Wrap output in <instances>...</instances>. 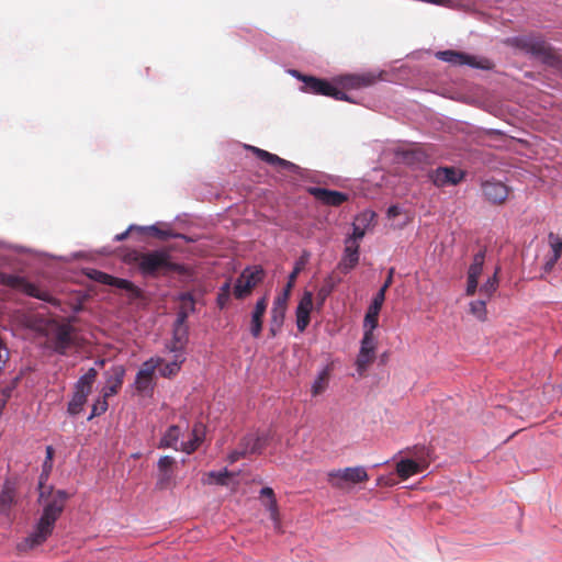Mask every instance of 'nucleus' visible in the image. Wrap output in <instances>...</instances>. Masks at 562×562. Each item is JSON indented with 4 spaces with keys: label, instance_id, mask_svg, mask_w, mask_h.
Listing matches in <instances>:
<instances>
[{
    "label": "nucleus",
    "instance_id": "nucleus-18",
    "mask_svg": "<svg viewBox=\"0 0 562 562\" xmlns=\"http://www.w3.org/2000/svg\"><path fill=\"white\" fill-rule=\"evenodd\" d=\"M378 77L371 72L362 75H345L337 79L340 90L360 89L374 85Z\"/></svg>",
    "mask_w": 562,
    "mask_h": 562
},
{
    "label": "nucleus",
    "instance_id": "nucleus-16",
    "mask_svg": "<svg viewBox=\"0 0 562 562\" xmlns=\"http://www.w3.org/2000/svg\"><path fill=\"white\" fill-rule=\"evenodd\" d=\"M159 361L154 359L147 360L136 374L135 389L142 395H149L154 391V374Z\"/></svg>",
    "mask_w": 562,
    "mask_h": 562
},
{
    "label": "nucleus",
    "instance_id": "nucleus-56",
    "mask_svg": "<svg viewBox=\"0 0 562 562\" xmlns=\"http://www.w3.org/2000/svg\"><path fill=\"white\" fill-rule=\"evenodd\" d=\"M133 229H138V227H136L135 225H131L125 232L121 233V234H117L114 239L116 241H122L124 239H126L128 237V234L133 231Z\"/></svg>",
    "mask_w": 562,
    "mask_h": 562
},
{
    "label": "nucleus",
    "instance_id": "nucleus-34",
    "mask_svg": "<svg viewBox=\"0 0 562 562\" xmlns=\"http://www.w3.org/2000/svg\"><path fill=\"white\" fill-rule=\"evenodd\" d=\"M54 448L52 446L46 447V458L43 463V470L38 479V486H47L46 482L48 480L49 473L53 468V458H54Z\"/></svg>",
    "mask_w": 562,
    "mask_h": 562
},
{
    "label": "nucleus",
    "instance_id": "nucleus-4",
    "mask_svg": "<svg viewBox=\"0 0 562 562\" xmlns=\"http://www.w3.org/2000/svg\"><path fill=\"white\" fill-rule=\"evenodd\" d=\"M43 336L47 338V346L58 355H66L76 341L75 328L68 323H59L53 318L49 329Z\"/></svg>",
    "mask_w": 562,
    "mask_h": 562
},
{
    "label": "nucleus",
    "instance_id": "nucleus-61",
    "mask_svg": "<svg viewBox=\"0 0 562 562\" xmlns=\"http://www.w3.org/2000/svg\"><path fill=\"white\" fill-rule=\"evenodd\" d=\"M293 282H294V281H290V280H289V282H288L286 289H285V291H284V292H286L288 294H289V292H290V290H291V288H292V285H293Z\"/></svg>",
    "mask_w": 562,
    "mask_h": 562
},
{
    "label": "nucleus",
    "instance_id": "nucleus-39",
    "mask_svg": "<svg viewBox=\"0 0 562 562\" xmlns=\"http://www.w3.org/2000/svg\"><path fill=\"white\" fill-rule=\"evenodd\" d=\"M486 299L475 300L470 303V312L479 321L484 322L486 319Z\"/></svg>",
    "mask_w": 562,
    "mask_h": 562
},
{
    "label": "nucleus",
    "instance_id": "nucleus-10",
    "mask_svg": "<svg viewBox=\"0 0 562 562\" xmlns=\"http://www.w3.org/2000/svg\"><path fill=\"white\" fill-rule=\"evenodd\" d=\"M378 347V337L374 331L364 330L361 339V346L357 356V371L363 374L370 364L375 360V351Z\"/></svg>",
    "mask_w": 562,
    "mask_h": 562
},
{
    "label": "nucleus",
    "instance_id": "nucleus-54",
    "mask_svg": "<svg viewBox=\"0 0 562 562\" xmlns=\"http://www.w3.org/2000/svg\"><path fill=\"white\" fill-rule=\"evenodd\" d=\"M558 260H559V259H555V257H552V256H551V257L546 261V263L543 265V271H544L546 273L551 272V271L553 270V268H554L555 263L558 262Z\"/></svg>",
    "mask_w": 562,
    "mask_h": 562
},
{
    "label": "nucleus",
    "instance_id": "nucleus-15",
    "mask_svg": "<svg viewBox=\"0 0 562 562\" xmlns=\"http://www.w3.org/2000/svg\"><path fill=\"white\" fill-rule=\"evenodd\" d=\"M428 177L434 186L441 188L460 183L464 178V172L456 167H438L430 170Z\"/></svg>",
    "mask_w": 562,
    "mask_h": 562
},
{
    "label": "nucleus",
    "instance_id": "nucleus-49",
    "mask_svg": "<svg viewBox=\"0 0 562 562\" xmlns=\"http://www.w3.org/2000/svg\"><path fill=\"white\" fill-rule=\"evenodd\" d=\"M171 479H172V475L170 472H160V476L157 481V486L160 490L167 488L169 486Z\"/></svg>",
    "mask_w": 562,
    "mask_h": 562
},
{
    "label": "nucleus",
    "instance_id": "nucleus-59",
    "mask_svg": "<svg viewBox=\"0 0 562 562\" xmlns=\"http://www.w3.org/2000/svg\"><path fill=\"white\" fill-rule=\"evenodd\" d=\"M282 326H276L273 321H270V333L271 336H276L277 333L281 329Z\"/></svg>",
    "mask_w": 562,
    "mask_h": 562
},
{
    "label": "nucleus",
    "instance_id": "nucleus-27",
    "mask_svg": "<svg viewBox=\"0 0 562 562\" xmlns=\"http://www.w3.org/2000/svg\"><path fill=\"white\" fill-rule=\"evenodd\" d=\"M189 329L188 325L176 324L173 325L172 341L169 347L170 351L179 352L182 351L186 344L188 342Z\"/></svg>",
    "mask_w": 562,
    "mask_h": 562
},
{
    "label": "nucleus",
    "instance_id": "nucleus-58",
    "mask_svg": "<svg viewBox=\"0 0 562 562\" xmlns=\"http://www.w3.org/2000/svg\"><path fill=\"white\" fill-rule=\"evenodd\" d=\"M401 214V210L397 205H391L389 209H387V216L390 218L392 217H396Z\"/></svg>",
    "mask_w": 562,
    "mask_h": 562
},
{
    "label": "nucleus",
    "instance_id": "nucleus-51",
    "mask_svg": "<svg viewBox=\"0 0 562 562\" xmlns=\"http://www.w3.org/2000/svg\"><path fill=\"white\" fill-rule=\"evenodd\" d=\"M477 285H479V279L468 278L467 290H465L467 295H469V296L474 295L477 290Z\"/></svg>",
    "mask_w": 562,
    "mask_h": 562
},
{
    "label": "nucleus",
    "instance_id": "nucleus-1",
    "mask_svg": "<svg viewBox=\"0 0 562 562\" xmlns=\"http://www.w3.org/2000/svg\"><path fill=\"white\" fill-rule=\"evenodd\" d=\"M69 498L70 494L64 490H55L52 485L38 486L37 503L42 515L34 530L19 544L20 550H33L52 536Z\"/></svg>",
    "mask_w": 562,
    "mask_h": 562
},
{
    "label": "nucleus",
    "instance_id": "nucleus-24",
    "mask_svg": "<svg viewBox=\"0 0 562 562\" xmlns=\"http://www.w3.org/2000/svg\"><path fill=\"white\" fill-rule=\"evenodd\" d=\"M267 445H268V436L267 435H255V434L246 435L240 440V443H239L241 449L244 448V450L247 454L261 453Z\"/></svg>",
    "mask_w": 562,
    "mask_h": 562
},
{
    "label": "nucleus",
    "instance_id": "nucleus-43",
    "mask_svg": "<svg viewBox=\"0 0 562 562\" xmlns=\"http://www.w3.org/2000/svg\"><path fill=\"white\" fill-rule=\"evenodd\" d=\"M138 231H140V232H148L150 235H153V236H155V237H157L159 239H167V238L176 236L170 231L160 229L156 225H151V226H148V227H138Z\"/></svg>",
    "mask_w": 562,
    "mask_h": 562
},
{
    "label": "nucleus",
    "instance_id": "nucleus-30",
    "mask_svg": "<svg viewBox=\"0 0 562 562\" xmlns=\"http://www.w3.org/2000/svg\"><path fill=\"white\" fill-rule=\"evenodd\" d=\"M341 282V278L337 277L335 272L328 274L324 281L322 286L317 291V299L321 304H323L326 299L333 293L335 288Z\"/></svg>",
    "mask_w": 562,
    "mask_h": 562
},
{
    "label": "nucleus",
    "instance_id": "nucleus-35",
    "mask_svg": "<svg viewBox=\"0 0 562 562\" xmlns=\"http://www.w3.org/2000/svg\"><path fill=\"white\" fill-rule=\"evenodd\" d=\"M499 271H501V268L496 267L494 274L492 277H490L480 289V293L482 295H484L486 300H490L498 288V284H499L498 272Z\"/></svg>",
    "mask_w": 562,
    "mask_h": 562
},
{
    "label": "nucleus",
    "instance_id": "nucleus-5",
    "mask_svg": "<svg viewBox=\"0 0 562 562\" xmlns=\"http://www.w3.org/2000/svg\"><path fill=\"white\" fill-rule=\"evenodd\" d=\"M0 284L19 290L24 294L47 302L57 306L59 301L49 292L41 290L36 284L27 281L24 277L0 272Z\"/></svg>",
    "mask_w": 562,
    "mask_h": 562
},
{
    "label": "nucleus",
    "instance_id": "nucleus-21",
    "mask_svg": "<svg viewBox=\"0 0 562 562\" xmlns=\"http://www.w3.org/2000/svg\"><path fill=\"white\" fill-rule=\"evenodd\" d=\"M312 308L313 295L311 292H305L296 307V327L300 333H303L308 326Z\"/></svg>",
    "mask_w": 562,
    "mask_h": 562
},
{
    "label": "nucleus",
    "instance_id": "nucleus-37",
    "mask_svg": "<svg viewBox=\"0 0 562 562\" xmlns=\"http://www.w3.org/2000/svg\"><path fill=\"white\" fill-rule=\"evenodd\" d=\"M180 437V428L177 425H172L168 428L164 437L159 442V448H175Z\"/></svg>",
    "mask_w": 562,
    "mask_h": 562
},
{
    "label": "nucleus",
    "instance_id": "nucleus-20",
    "mask_svg": "<svg viewBox=\"0 0 562 562\" xmlns=\"http://www.w3.org/2000/svg\"><path fill=\"white\" fill-rule=\"evenodd\" d=\"M482 191L487 201L493 204H502L508 196V188L501 181H485Z\"/></svg>",
    "mask_w": 562,
    "mask_h": 562
},
{
    "label": "nucleus",
    "instance_id": "nucleus-53",
    "mask_svg": "<svg viewBox=\"0 0 562 562\" xmlns=\"http://www.w3.org/2000/svg\"><path fill=\"white\" fill-rule=\"evenodd\" d=\"M426 156L425 154L422 151V150H412V151H408L407 153V162L408 164H413L414 160H422V159H425Z\"/></svg>",
    "mask_w": 562,
    "mask_h": 562
},
{
    "label": "nucleus",
    "instance_id": "nucleus-26",
    "mask_svg": "<svg viewBox=\"0 0 562 562\" xmlns=\"http://www.w3.org/2000/svg\"><path fill=\"white\" fill-rule=\"evenodd\" d=\"M124 374L125 370L122 366H117L112 369V375L108 379L106 385L102 391L104 397L115 395L121 390Z\"/></svg>",
    "mask_w": 562,
    "mask_h": 562
},
{
    "label": "nucleus",
    "instance_id": "nucleus-8",
    "mask_svg": "<svg viewBox=\"0 0 562 562\" xmlns=\"http://www.w3.org/2000/svg\"><path fill=\"white\" fill-rule=\"evenodd\" d=\"M304 82L303 90L308 93L331 97L335 100L352 102L347 93L325 79H319L313 76H303L297 71H293Z\"/></svg>",
    "mask_w": 562,
    "mask_h": 562
},
{
    "label": "nucleus",
    "instance_id": "nucleus-3",
    "mask_svg": "<svg viewBox=\"0 0 562 562\" xmlns=\"http://www.w3.org/2000/svg\"><path fill=\"white\" fill-rule=\"evenodd\" d=\"M514 47L529 54L542 63L554 66L559 61L555 50L541 36L525 35L510 40Z\"/></svg>",
    "mask_w": 562,
    "mask_h": 562
},
{
    "label": "nucleus",
    "instance_id": "nucleus-22",
    "mask_svg": "<svg viewBox=\"0 0 562 562\" xmlns=\"http://www.w3.org/2000/svg\"><path fill=\"white\" fill-rule=\"evenodd\" d=\"M248 149L251 150L256 155L257 158H259L260 160H262L271 166H276V167H279L280 169H285V170H295L297 168L296 165H294L293 162L288 161L281 157H279L278 155L271 154L265 149H261V148H258L255 146H248Z\"/></svg>",
    "mask_w": 562,
    "mask_h": 562
},
{
    "label": "nucleus",
    "instance_id": "nucleus-57",
    "mask_svg": "<svg viewBox=\"0 0 562 562\" xmlns=\"http://www.w3.org/2000/svg\"><path fill=\"white\" fill-rule=\"evenodd\" d=\"M393 273H394V269L391 268L390 271H389V276L384 282V284L381 286V290H384L385 292L387 291V289L391 286L392 282H393Z\"/></svg>",
    "mask_w": 562,
    "mask_h": 562
},
{
    "label": "nucleus",
    "instance_id": "nucleus-33",
    "mask_svg": "<svg viewBox=\"0 0 562 562\" xmlns=\"http://www.w3.org/2000/svg\"><path fill=\"white\" fill-rule=\"evenodd\" d=\"M203 440V427L202 425H194L192 429V439H190L188 442H184L182 446V451L187 453H192L198 449V447L201 445Z\"/></svg>",
    "mask_w": 562,
    "mask_h": 562
},
{
    "label": "nucleus",
    "instance_id": "nucleus-28",
    "mask_svg": "<svg viewBox=\"0 0 562 562\" xmlns=\"http://www.w3.org/2000/svg\"><path fill=\"white\" fill-rule=\"evenodd\" d=\"M286 302H288V293L283 292L282 294L278 295L274 301L271 308V321L274 322L276 326H282L285 311H286Z\"/></svg>",
    "mask_w": 562,
    "mask_h": 562
},
{
    "label": "nucleus",
    "instance_id": "nucleus-7",
    "mask_svg": "<svg viewBox=\"0 0 562 562\" xmlns=\"http://www.w3.org/2000/svg\"><path fill=\"white\" fill-rule=\"evenodd\" d=\"M368 480L369 475L363 467L331 470L327 474L328 483L338 490H344L350 485L367 482Z\"/></svg>",
    "mask_w": 562,
    "mask_h": 562
},
{
    "label": "nucleus",
    "instance_id": "nucleus-55",
    "mask_svg": "<svg viewBox=\"0 0 562 562\" xmlns=\"http://www.w3.org/2000/svg\"><path fill=\"white\" fill-rule=\"evenodd\" d=\"M260 497H267L268 501L276 499V495H274L273 490L271 487H268V486L261 488Z\"/></svg>",
    "mask_w": 562,
    "mask_h": 562
},
{
    "label": "nucleus",
    "instance_id": "nucleus-60",
    "mask_svg": "<svg viewBox=\"0 0 562 562\" xmlns=\"http://www.w3.org/2000/svg\"><path fill=\"white\" fill-rule=\"evenodd\" d=\"M11 393H12V387H5L2 390V395H3V398L2 400H5V402L10 398L11 396Z\"/></svg>",
    "mask_w": 562,
    "mask_h": 562
},
{
    "label": "nucleus",
    "instance_id": "nucleus-46",
    "mask_svg": "<svg viewBox=\"0 0 562 562\" xmlns=\"http://www.w3.org/2000/svg\"><path fill=\"white\" fill-rule=\"evenodd\" d=\"M229 292H231V284H229V282H225L222 285L221 291L217 295V303H218L220 307H224L226 305V303L228 302Z\"/></svg>",
    "mask_w": 562,
    "mask_h": 562
},
{
    "label": "nucleus",
    "instance_id": "nucleus-23",
    "mask_svg": "<svg viewBox=\"0 0 562 562\" xmlns=\"http://www.w3.org/2000/svg\"><path fill=\"white\" fill-rule=\"evenodd\" d=\"M268 306L267 296L257 301L254 312L251 314L250 333L255 338H258L262 330L263 316Z\"/></svg>",
    "mask_w": 562,
    "mask_h": 562
},
{
    "label": "nucleus",
    "instance_id": "nucleus-9",
    "mask_svg": "<svg viewBox=\"0 0 562 562\" xmlns=\"http://www.w3.org/2000/svg\"><path fill=\"white\" fill-rule=\"evenodd\" d=\"M414 456L416 460L403 459L396 464V473L402 480H406L417 473L423 472L429 464V452L426 448H415Z\"/></svg>",
    "mask_w": 562,
    "mask_h": 562
},
{
    "label": "nucleus",
    "instance_id": "nucleus-44",
    "mask_svg": "<svg viewBox=\"0 0 562 562\" xmlns=\"http://www.w3.org/2000/svg\"><path fill=\"white\" fill-rule=\"evenodd\" d=\"M207 476H209V481L207 483H216V484H220V485H226L227 484V479L232 476V473L228 472L227 470H224L222 472H210L207 473Z\"/></svg>",
    "mask_w": 562,
    "mask_h": 562
},
{
    "label": "nucleus",
    "instance_id": "nucleus-13",
    "mask_svg": "<svg viewBox=\"0 0 562 562\" xmlns=\"http://www.w3.org/2000/svg\"><path fill=\"white\" fill-rule=\"evenodd\" d=\"M13 317L15 323L21 327L33 330L42 336L49 329L52 319L32 311H16Z\"/></svg>",
    "mask_w": 562,
    "mask_h": 562
},
{
    "label": "nucleus",
    "instance_id": "nucleus-62",
    "mask_svg": "<svg viewBox=\"0 0 562 562\" xmlns=\"http://www.w3.org/2000/svg\"><path fill=\"white\" fill-rule=\"evenodd\" d=\"M371 222H360V225L361 226H364L366 225V229L368 228V226L370 225Z\"/></svg>",
    "mask_w": 562,
    "mask_h": 562
},
{
    "label": "nucleus",
    "instance_id": "nucleus-19",
    "mask_svg": "<svg viewBox=\"0 0 562 562\" xmlns=\"http://www.w3.org/2000/svg\"><path fill=\"white\" fill-rule=\"evenodd\" d=\"M359 245H353L352 243L345 241L344 255L338 262L336 270L340 271L344 274L349 273L353 270L359 263Z\"/></svg>",
    "mask_w": 562,
    "mask_h": 562
},
{
    "label": "nucleus",
    "instance_id": "nucleus-50",
    "mask_svg": "<svg viewBox=\"0 0 562 562\" xmlns=\"http://www.w3.org/2000/svg\"><path fill=\"white\" fill-rule=\"evenodd\" d=\"M307 258L306 257H302L295 265L293 271L291 272V274L289 276V279L290 281H295L297 274L301 272V270L303 269L305 262H306Z\"/></svg>",
    "mask_w": 562,
    "mask_h": 562
},
{
    "label": "nucleus",
    "instance_id": "nucleus-12",
    "mask_svg": "<svg viewBox=\"0 0 562 562\" xmlns=\"http://www.w3.org/2000/svg\"><path fill=\"white\" fill-rule=\"evenodd\" d=\"M89 277L101 284L125 290L132 300L139 299L143 295V291L126 279L116 278L100 270H92Z\"/></svg>",
    "mask_w": 562,
    "mask_h": 562
},
{
    "label": "nucleus",
    "instance_id": "nucleus-52",
    "mask_svg": "<svg viewBox=\"0 0 562 562\" xmlns=\"http://www.w3.org/2000/svg\"><path fill=\"white\" fill-rule=\"evenodd\" d=\"M247 456V453L245 452L244 448L241 449V447L239 446L238 449L232 451L228 456V461L229 463H235L237 462L240 458Z\"/></svg>",
    "mask_w": 562,
    "mask_h": 562
},
{
    "label": "nucleus",
    "instance_id": "nucleus-42",
    "mask_svg": "<svg viewBox=\"0 0 562 562\" xmlns=\"http://www.w3.org/2000/svg\"><path fill=\"white\" fill-rule=\"evenodd\" d=\"M109 404H108V397H104L102 394L101 397H99L92 405V411L90 416L88 417V420H91L92 418L100 416L104 414L108 411Z\"/></svg>",
    "mask_w": 562,
    "mask_h": 562
},
{
    "label": "nucleus",
    "instance_id": "nucleus-6",
    "mask_svg": "<svg viewBox=\"0 0 562 562\" xmlns=\"http://www.w3.org/2000/svg\"><path fill=\"white\" fill-rule=\"evenodd\" d=\"M98 372L95 369H89L75 384L74 395L68 403L67 412L71 416L80 414L87 403L88 396L92 391L93 383Z\"/></svg>",
    "mask_w": 562,
    "mask_h": 562
},
{
    "label": "nucleus",
    "instance_id": "nucleus-45",
    "mask_svg": "<svg viewBox=\"0 0 562 562\" xmlns=\"http://www.w3.org/2000/svg\"><path fill=\"white\" fill-rule=\"evenodd\" d=\"M266 507L270 513V518L274 521L276 527L278 528L280 526V514L277 499L268 501L266 503Z\"/></svg>",
    "mask_w": 562,
    "mask_h": 562
},
{
    "label": "nucleus",
    "instance_id": "nucleus-38",
    "mask_svg": "<svg viewBox=\"0 0 562 562\" xmlns=\"http://www.w3.org/2000/svg\"><path fill=\"white\" fill-rule=\"evenodd\" d=\"M381 310H374L369 305L363 319V330L374 331L379 325V314Z\"/></svg>",
    "mask_w": 562,
    "mask_h": 562
},
{
    "label": "nucleus",
    "instance_id": "nucleus-48",
    "mask_svg": "<svg viewBox=\"0 0 562 562\" xmlns=\"http://www.w3.org/2000/svg\"><path fill=\"white\" fill-rule=\"evenodd\" d=\"M385 293L386 292L384 290L380 289L378 293L374 295L370 306H372L374 310H381L385 301Z\"/></svg>",
    "mask_w": 562,
    "mask_h": 562
},
{
    "label": "nucleus",
    "instance_id": "nucleus-25",
    "mask_svg": "<svg viewBox=\"0 0 562 562\" xmlns=\"http://www.w3.org/2000/svg\"><path fill=\"white\" fill-rule=\"evenodd\" d=\"M375 214L372 212H364L358 215L352 224V234L348 236L345 241L359 245V241L364 237L367 231L366 225L361 226L360 222H372Z\"/></svg>",
    "mask_w": 562,
    "mask_h": 562
},
{
    "label": "nucleus",
    "instance_id": "nucleus-31",
    "mask_svg": "<svg viewBox=\"0 0 562 562\" xmlns=\"http://www.w3.org/2000/svg\"><path fill=\"white\" fill-rule=\"evenodd\" d=\"M15 503V488L7 483L0 494V513L8 514Z\"/></svg>",
    "mask_w": 562,
    "mask_h": 562
},
{
    "label": "nucleus",
    "instance_id": "nucleus-36",
    "mask_svg": "<svg viewBox=\"0 0 562 562\" xmlns=\"http://www.w3.org/2000/svg\"><path fill=\"white\" fill-rule=\"evenodd\" d=\"M485 261V251L480 250L473 256V261L469 267L468 278L479 279L483 271Z\"/></svg>",
    "mask_w": 562,
    "mask_h": 562
},
{
    "label": "nucleus",
    "instance_id": "nucleus-17",
    "mask_svg": "<svg viewBox=\"0 0 562 562\" xmlns=\"http://www.w3.org/2000/svg\"><path fill=\"white\" fill-rule=\"evenodd\" d=\"M308 192L317 201L329 206H340L348 200V195L346 193L321 187H311L308 188Z\"/></svg>",
    "mask_w": 562,
    "mask_h": 562
},
{
    "label": "nucleus",
    "instance_id": "nucleus-40",
    "mask_svg": "<svg viewBox=\"0 0 562 562\" xmlns=\"http://www.w3.org/2000/svg\"><path fill=\"white\" fill-rule=\"evenodd\" d=\"M183 360L184 358L182 357V355H176L175 360L169 363H166L165 367L161 369V375L166 378L175 375L180 370Z\"/></svg>",
    "mask_w": 562,
    "mask_h": 562
},
{
    "label": "nucleus",
    "instance_id": "nucleus-32",
    "mask_svg": "<svg viewBox=\"0 0 562 562\" xmlns=\"http://www.w3.org/2000/svg\"><path fill=\"white\" fill-rule=\"evenodd\" d=\"M329 378L330 370L328 367H326L319 372L318 376L312 385L311 393L313 396H318L326 391L329 383Z\"/></svg>",
    "mask_w": 562,
    "mask_h": 562
},
{
    "label": "nucleus",
    "instance_id": "nucleus-11",
    "mask_svg": "<svg viewBox=\"0 0 562 562\" xmlns=\"http://www.w3.org/2000/svg\"><path fill=\"white\" fill-rule=\"evenodd\" d=\"M265 277V272L260 267L246 268L237 278L234 286V295L236 299H244L250 294L251 290L259 284Z\"/></svg>",
    "mask_w": 562,
    "mask_h": 562
},
{
    "label": "nucleus",
    "instance_id": "nucleus-41",
    "mask_svg": "<svg viewBox=\"0 0 562 562\" xmlns=\"http://www.w3.org/2000/svg\"><path fill=\"white\" fill-rule=\"evenodd\" d=\"M548 240L552 250V257L560 259L562 256V238L558 234L549 233Z\"/></svg>",
    "mask_w": 562,
    "mask_h": 562
},
{
    "label": "nucleus",
    "instance_id": "nucleus-47",
    "mask_svg": "<svg viewBox=\"0 0 562 562\" xmlns=\"http://www.w3.org/2000/svg\"><path fill=\"white\" fill-rule=\"evenodd\" d=\"M176 463L175 459L170 456H164L158 461V470L159 472H169V470Z\"/></svg>",
    "mask_w": 562,
    "mask_h": 562
},
{
    "label": "nucleus",
    "instance_id": "nucleus-29",
    "mask_svg": "<svg viewBox=\"0 0 562 562\" xmlns=\"http://www.w3.org/2000/svg\"><path fill=\"white\" fill-rule=\"evenodd\" d=\"M181 305L177 313L176 324L187 325V319L189 317V313L194 311V300L190 293H184L181 295Z\"/></svg>",
    "mask_w": 562,
    "mask_h": 562
},
{
    "label": "nucleus",
    "instance_id": "nucleus-14",
    "mask_svg": "<svg viewBox=\"0 0 562 562\" xmlns=\"http://www.w3.org/2000/svg\"><path fill=\"white\" fill-rule=\"evenodd\" d=\"M436 57L452 65H469L480 69H491L493 66L492 61L487 58L477 61L474 56L451 49L438 52Z\"/></svg>",
    "mask_w": 562,
    "mask_h": 562
},
{
    "label": "nucleus",
    "instance_id": "nucleus-2",
    "mask_svg": "<svg viewBox=\"0 0 562 562\" xmlns=\"http://www.w3.org/2000/svg\"><path fill=\"white\" fill-rule=\"evenodd\" d=\"M123 261L136 267L144 277L156 278L171 272H182L183 267L175 261L168 248L142 251L127 249L123 255Z\"/></svg>",
    "mask_w": 562,
    "mask_h": 562
}]
</instances>
